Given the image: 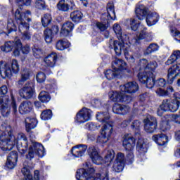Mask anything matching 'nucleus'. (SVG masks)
Returning <instances> with one entry per match:
<instances>
[{
	"label": "nucleus",
	"mask_w": 180,
	"mask_h": 180,
	"mask_svg": "<svg viewBox=\"0 0 180 180\" xmlns=\"http://www.w3.org/2000/svg\"><path fill=\"white\" fill-rule=\"evenodd\" d=\"M2 131L0 134V148L4 153H8L13 149L15 146H17V149L20 154H25L27 151L29 142L27 137L23 133H19L15 136L13 134L12 127L8 124L4 123L1 124Z\"/></svg>",
	"instance_id": "nucleus-1"
},
{
	"label": "nucleus",
	"mask_w": 180,
	"mask_h": 180,
	"mask_svg": "<svg viewBox=\"0 0 180 180\" xmlns=\"http://www.w3.org/2000/svg\"><path fill=\"white\" fill-rule=\"evenodd\" d=\"M140 72L138 78L141 84H146V86L151 89L155 86V76L151 71H154L158 65L157 62H148L146 59H142L139 62Z\"/></svg>",
	"instance_id": "nucleus-2"
},
{
	"label": "nucleus",
	"mask_w": 180,
	"mask_h": 180,
	"mask_svg": "<svg viewBox=\"0 0 180 180\" xmlns=\"http://www.w3.org/2000/svg\"><path fill=\"white\" fill-rule=\"evenodd\" d=\"M87 153L92 162L96 164V165H102V164L109 165L112 164V161H113V158H115V151L113 150H107L104 160L101 155H99V148L97 147L90 146L87 150Z\"/></svg>",
	"instance_id": "nucleus-3"
},
{
	"label": "nucleus",
	"mask_w": 180,
	"mask_h": 180,
	"mask_svg": "<svg viewBox=\"0 0 180 180\" xmlns=\"http://www.w3.org/2000/svg\"><path fill=\"white\" fill-rule=\"evenodd\" d=\"M30 16V11H27V14H20L18 10L15 13V22L18 26V30L22 33L23 40H30L32 39V34L29 32L30 25L29 22H32ZM26 20L27 22H26Z\"/></svg>",
	"instance_id": "nucleus-4"
},
{
	"label": "nucleus",
	"mask_w": 180,
	"mask_h": 180,
	"mask_svg": "<svg viewBox=\"0 0 180 180\" xmlns=\"http://www.w3.org/2000/svg\"><path fill=\"white\" fill-rule=\"evenodd\" d=\"M94 168H90L88 171L84 169H79L76 172V179L77 180H109V171L105 168L98 174H96Z\"/></svg>",
	"instance_id": "nucleus-5"
},
{
	"label": "nucleus",
	"mask_w": 180,
	"mask_h": 180,
	"mask_svg": "<svg viewBox=\"0 0 180 180\" xmlns=\"http://www.w3.org/2000/svg\"><path fill=\"white\" fill-rule=\"evenodd\" d=\"M123 42V39H121V42L119 41H112L111 40L110 42V49H114L116 56H121L122 52L124 51L125 58L127 60V61H129V63L133 64L136 61V59L134 58L133 55H131L129 53V47L124 45Z\"/></svg>",
	"instance_id": "nucleus-6"
},
{
	"label": "nucleus",
	"mask_w": 180,
	"mask_h": 180,
	"mask_svg": "<svg viewBox=\"0 0 180 180\" xmlns=\"http://www.w3.org/2000/svg\"><path fill=\"white\" fill-rule=\"evenodd\" d=\"M180 106V98L176 97L175 99L164 100L162 105L158 108L157 111L158 116H162L164 112H176L179 109Z\"/></svg>",
	"instance_id": "nucleus-7"
},
{
	"label": "nucleus",
	"mask_w": 180,
	"mask_h": 180,
	"mask_svg": "<svg viewBox=\"0 0 180 180\" xmlns=\"http://www.w3.org/2000/svg\"><path fill=\"white\" fill-rule=\"evenodd\" d=\"M127 67V64L123 60L115 59L112 63V70H106L104 74L105 75V78L108 79V81H112V79H115L120 74V71L123 70H126Z\"/></svg>",
	"instance_id": "nucleus-8"
},
{
	"label": "nucleus",
	"mask_w": 180,
	"mask_h": 180,
	"mask_svg": "<svg viewBox=\"0 0 180 180\" xmlns=\"http://www.w3.org/2000/svg\"><path fill=\"white\" fill-rule=\"evenodd\" d=\"M19 63L16 59L11 61V65H8L4 61L0 62V74L5 77H11L12 74H18L19 72Z\"/></svg>",
	"instance_id": "nucleus-9"
},
{
	"label": "nucleus",
	"mask_w": 180,
	"mask_h": 180,
	"mask_svg": "<svg viewBox=\"0 0 180 180\" xmlns=\"http://www.w3.org/2000/svg\"><path fill=\"white\" fill-rule=\"evenodd\" d=\"M123 139V147L125 148V150H127V151H129L127 155V161H129V162H133V161H134L133 149L136 146V139L129 134H126Z\"/></svg>",
	"instance_id": "nucleus-10"
},
{
	"label": "nucleus",
	"mask_w": 180,
	"mask_h": 180,
	"mask_svg": "<svg viewBox=\"0 0 180 180\" xmlns=\"http://www.w3.org/2000/svg\"><path fill=\"white\" fill-rule=\"evenodd\" d=\"M43 157L44 155V146L39 143L31 141L28 154L26 155L27 160H32L34 157Z\"/></svg>",
	"instance_id": "nucleus-11"
},
{
	"label": "nucleus",
	"mask_w": 180,
	"mask_h": 180,
	"mask_svg": "<svg viewBox=\"0 0 180 180\" xmlns=\"http://www.w3.org/2000/svg\"><path fill=\"white\" fill-rule=\"evenodd\" d=\"M108 96L112 102H125L126 103L131 102V97L127 95H124L121 90L120 92L116 91H110Z\"/></svg>",
	"instance_id": "nucleus-12"
},
{
	"label": "nucleus",
	"mask_w": 180,
	"mask_h": 180,
	"mask_svg": "<svg viewBox=\"0 0 180 180\" xmlns=\"http://www.w3.org/2000/svg\"><path fill=\"white\" fill-rule=\"evenodd\" d=\"M92 119V111L86 108H83L79 112H77L75 117V123H85Z\"/></svg>",
	"instance_id": "nucleus-13"
},
{
	"label": "nucleus",
	"mask_w": 180,
	"mask_h": 180,
	"mask_svg": "<svg viewBox=\"0 0 180 180\" xmlns=\"http://www.w3.org/2000/svg\"><path fill=\"white\" fill-rule=\"evenodd\" d=\"M16 25L13 23V19H8L7 24L4 21H0V32L1 34L4 33L5 34H9L11 32H16Z\"/></svg>",
	"instance_id": "nucleus-14"
},
{
	"label": "nucleus",
	"mask_w": 180,
	"mask_h": 180,
	"mask_svg": "<svg viewBox=\"0 0 180 180\" xmlns=\"http://www.w3.org/2000/svg\"><path fill=\"white\" fill-rule=\"evenodd\" d=\"M34 94V84L33 83L26 84L22 89L19 91V95L24 99H30Z\"/></svg>",
	"instance_id": "nucleus-15"
},
{
	"label": "nucleus",
	"mask_w": 180,
	"mask_h": 180,
	"mask_svg": "<svg viewBox=\"0 0 180 180\" xmlns=\"http://www.w3.org/2000/svg\"><path fill=\"white\" fill-rule=\"evenodd\" d=\"M120 90L124 95H126V94L133 95V94H136L139 91V84L136 82H128L124 85H121Z\"/></svg>",
	"instance_id": "nucleus-16"
},
{
	"label": "nucleus",
	"mask_w": 180,
	"mask_h": 180,
	"mask_svg": "<svg viewBox=\"0 0 180 180\" xmlns=\"http://www.w3.org/2000/svg\"><path fill=\"white\" fill-rule=\"evenodd\" d=\"M143 122L144 129L147 133H153L154 130L157 129V119L151 115H148L146 119L143 120Z\"/></svg>",
	"instance_id": "nucleus-17"
},
{
	"label": "nucleus",
	"mask_w": 180,
	"mask_h": 180,
	"mask_svg": "<svg viewBox=\"0 0 180 180\" xmlns=\"http://www.w3.org/2000/svg\"><path fill=\"white\" fill-rule=\"evenodd\" d=\"M0 113L4 117H8L11 113L9 108V98L6 96L0 97Z\"/></svg>",
	"instance_id": "nucleus-18"
},
{
	"label": "nucleus",
	"mask_w": 180,
	"mask_h": 180,
	"mask_svg": "<svg viewBox=\"0 0 180 180\" xmlns=\"http://www.w3.org/2000/svg\"><path fill=\"white\" fill-rule=\"evenodd\" d=\"M23 168L22 169V174L24 175V179L23 180H33V176L32 175V173H30V165H27L26 162L23 163ZM39 170H35L34 172V180H40L39 177Z\"/></svg>",
	"instance_id": "nucleus-19"
},
{
	"label": "nucleus",
	"mask_w": 180,
	"mask_h": 180,
	"mask_svg": "<svg viewBox=\"0 0 180 180\" xmlns=\"http://www.w3.org/2000/svg\"><path fill=\"white\" fill-rule=\"evenodd\" d=\"M180 72V63L173 65L168 70L167 72V82L169 84H173L175 81V78L179 75Z\"/></svg>",
	"instance_id": "nucleus-20"
},
{
	"label": "nucleus",
	"mask_w": 180,
	"mask_h": 180,
	"mask_svg": "<svg viewBox=\"0 0 180 180\" xmlns=\"http://www.w3.org/2000/svg\"><path fill=\"white\" fill-rule=\"evenodd\" d=\"M112 168L115 172H122L123 171V168H124V155L123 153H117Z\"/></svg>",
	"instance_id": "nucleus-21"
},
{
	"label": "nucleus",
	"mask_w": 180,
	"mask_h": 180,
	"mask_svg": "<svg viewBox=\"0 0 180 180\" xmlns=\"http://www.w3.org/2000/svg\"><path fill=\"white\" fill-rule=\"evenodd\" d=\"M57 7L61 12H68L70 9L75 8V3L72 0H60L57 4Z\"/></svg>",
	"instance_id": "nucleus-22"
},
{
	"label": "nucleus",
	"mask_w": 180,
	"mask_h": 180,
	"mask_svg": "<svg viewBox=\"0 0 180 180\" xmlns=\"http://www.w3.org/2000/svg\"><path fill=\"white\" fill-rule=\"evenodd\" d=\"M18 164V152L13 151L10 153L7 157L5 167L8 169H13Z\"/></svg>",
	"instance_id": "nucleus-23"
},
{
	"label": "nucleus",
	"mask_w": 180,
	"mask_h": 180,
	"mask_svg": "<svg viewBox=\"0 0 180 180\" xmlns=\"http://www.w3.org/2000/svg\"><path fill=\"white\" fill-rule=\"evenodd\" d=\"M88 146L86 145H77L73 146L71 150V154L73 157H76V158H79V157H82L85 154Z\"/></svg>",
	"instance_id": "nucleus-24"
},
{
	"label": "nucleus",
	"mask_w": 180,
	"mask_h": 180,
	"mask_svg": "<svg viewBox=\"0 0 180 180\" xmlns=\"http://www.w3.org/2000/svg\"><path fill=\"white\" fill-rule=\"evenodd\" d=\"M74 29V24L72 22L68 21L62 25L60 30V36L67 37V36H71V33Z\"/></svg>",
	"instance_id": "nucleus-25"
},
{
	"label": "nucleus",
	"mask_w": 180,
	"mask_h": 180,
	"mask_svg": "<svg viewBox=\"0 0 180 180\" xmlns=\"http://www.w3.org/2000/svg\"><path fill=\"white\" fill-rule=\"evenodd\" d=\"M130 110V107L121 104H115L112 107V112L116 115H126Z\"/></svg>",
	"instance_id": "nucleus-26"
},
{
	"label": "nucleus",
	"mask_w": 180,
	"mask_h": 180,
	"mask_svg": "<svg viewBox=\"0 0 180 180\" xmlns=\"http://www.w3.org/2000/svg\"><path fill=\"white\" fill-rule=\"evenodd\" d=\"M33 109V104L32 102L29 101H25L21 103V104L19 106V112L21 115H25L26 113H29L30 112H32V110Z\"/></svg>",
	"instance_id": "nucleus-27"
},
{
	"label": "nucleus",
	"mask_w": 180,
	"mask_h": 180,
	"mask_svg": "<svg viewBox=\"0 0 180 180\" xmlns=\"http://www.w3.org/2000/svg\"><path fill=\"white\" fill-rule=\"evenodd\" d=\"M135 13L139 20H143L148 15V9L144 5H140L136 7Z\"/></svg>",
	"instance_id": "nucleus-28"
},
{
	"label": "nucleus",
	"mask_w": 180,
	"mask_h": 180,
	"mask_svg": "<svg viewBox=\"0 0 180 180\" xmlns=\"http://www.w3.org/2000/svg\"><path fill=\"white\" fill-rule=\"evenodd\" d=\"M160 15L155 12H149L146 15V23L148 26H154L158 22Z\"/></svg>",
	"instance_id": "nucleus-29"
},
{
	"label": "nucleus",
	"mask_w": 180,
	"mask_h": 180,
	"mask_svg": "<svg viewBox=\"0 0 180 180\" xmlns=\"http://www.w3.org/2000/svg\"><path fill=\"white\" fill-rule=\"evenodd\" d=\"M152 139L158 146H165L168 143V136L162 134L153 135Z\"/></svg>",
	"instance_id": "nucleus-30"
},
{
	"label": "nucleus",
	"mask_w": 180,
	"mask_h": 180,
	"mask_svg": "<svg viewBox=\"0 0 180 180\" xmlns=\"http://www.w3.org/2000/svg\"><path fill=\"white\" fill-rule=\"evenodd\" d=\"M107 19L108 20H116V13L115 12V4L110 2L107 4Z\"/></svg>",
	"instance_id": "nucleus-31"
},
{
	"label": "nucleus",
	"mask_w": 180,
	"mask_h": 180,
	"mask_svg": "<svg viewBox=\"0 0 180 180\" xmlns=\"http://www.w3.org/2000/svg\"><path fill=\"white\" fill-rule=\"evenodd\" d=\"M112 133H113V125L109 122H106L101 129V134L110 139Z\"/></svg>",
	"instance_id": "nucleus-32"
},
{
	"label": "nucleus",
	"mask_w": 180,
	"mask_h": 180,
	"mask_svg": "<svg viewBox=\"0 0 180 180\" xmlns=\"http://www.w3.org/2000/svg\"><path fill=\"white\" fill-rule=\"evenodd\" d=\"M57 53L53 52L44 58V63L47 67H54L57 62Z\"/></svg>",
	"instance_id": "nucleus-33"
},
{
	"label": "nucleus",
	"mask_w": 180,
	"mask_h": 180,
	"mask_svg": "<svg viewBox=\"0 0 180 180\" xmlns=\"http://www.w3.org/2000/svg\"><path fill=\"white\" fill-rule=\"evenodd\" d=\"M142 29L143 30H141V32L136 35L138 40H143L146 39V41H151V40H153V36L151 35V33L146 32V27H142Z\"/></svg>",
	"instance_id": "nucleus-34"
},
{
	"label": "nucleus",
	"mask_w": 180,
	"mask_h": 180,
	"mask_svg": "<svg viewBox=\"0 0 180 180\" xmlns=\"http://www.w3.org/2000/svg\"><path fill=\"white\" fill-rule=\"evenodd\" d=\"M37 126V120L36 118L27 117L25 119V128L27 133Z\"/></svg>",
	"instance_id": "nucleus-35"
},
{
	"label": "nucleus",
	"mask_w": 180,
	"mask_h": 180,
	"mask_svg": "<svg viewBox=\"0 0 180 180\" xmlns=\"http://www.w3.org/2000/svg\"><path fill=\"white\" fill-rule=\"evenodd\" d=\"M175 61H177V63L180 61V51H174L165 64L166 65H171V64H174Z\"/></svg>",
	"instance_id": "nucleus-36"
},
{
	"label": "nucleus",
	"mask_w": 180,
	"mask_h": 180,
	"mask_svg": "<svg viewBox=\"0 0 180 180\" xmlns=\"http://www.w3.org/2000/svg\"><path fill=\"white\" fill-rule=\"evenodd\" d=\"M32 2V0H16L15 4L18 8H17L15 12L19 11L20 15H27V11L25 13H20V11H22V6L25 5V6H30V4Z\"/></svg>",
	"instance_id": "nucleus-37"
},
{
	"label": "nucleus",
	"mask_w": 180,
	"mask_h": 180,
	"mask_svg": "<svg viewBox=\"0 0 180 180\" xmlns=\"http://www.w3.org/2000/svg\"><path fill=\"white\" fill-rule=\"evenodd\" d=\"M16 46V40L15 41H8L4 44V46L1 47V51L4 53H10L12 51V49Z\"/></svg>",
	"instance_id": "nucleus-38"
},
{
	"label": "nucleus",
	"mask_w": 180,
	"mask_h": 180,
	"mask_svg": "<svg viewBox=\"0 0 180 180\" xmlns=\"http://www.w3.org/2000/svg\"><path fill=\"white\" fill-rule=\"evenodd\" d=\"M70 18L72 22H75V23H79L82 18H84V15L81 11L77 10V11H72L70 13Z\"/></svg>",
	"instance_id": "nucleus-39"
},
{
	"label": "nucleus",
	"mask_w": 180,
	"mask_h": 180,
	"mask_svg": "<svg viewBox=\"0 0 180 180\" xmlns=\"http://www.w3.org/2000/svg\"><path fill=\"white\" fill-rule=\"evenodd\" d=\"M70 46H71V44L68 42V41L59 40L57 41L56 47V50L63 51V50H65V49H68V47H70Z\"/></svg>",
	"instance_id": "nucleus-40"
},
{
	"label": "nucleus",
	"mask_w": 180,
	"mask_h": 180,
	"mask_svg": "<svg viewBox=\"0 0 180 180\" xmlns=\"http://www.w3.org/2000/svg\"><path fill=\"white\" fill-rule=\"evenodd\" d=\"M112 30L116 34L117 39H119V40H122V39H123V30H122V27L120 26V25L117 23L114 24L112 27Z\"/></svg>",
	"instance_id": "nucleus-41"
},
{
	"label": "nucleus",
	"mask_w": 180,
	"mask_h": 180,
	"mask_svg": "<svg viewBox=\"0 0 180 180\" xmlns=\"http://www.w3.org/2000/svg\"><path fill=\"white\" fill-rule=\"evenodd\" d=\"M125 25L134 32H136V30L139 29V23L134 19L127 20L125 22Z\"/></svg>",
	"instance_id": "nucleus-42"
},
{
	"label": "nucleus",
	"mask_w": 180,
	"mask_h": 180,
	"mask_svg": "<svg viewBox=\"0 0 180 180\" xmlns=\"http://www.w3.org/2000/svg\"><path fill=\"white\" fill-rule=\"evenodd\" d=\"M39 99L42 103H47L50 102L51 96L47 91H41L39 95Z\"/></svg>",
	"instance_id": "nucleus-43"
},
{
	"label": "nucleus",
	"mask_w": 180,
	"mask_h": 180,
	"mask_svg": "<svg viewBox=\"0 0 180 180\" xmlns=\"http://www.w3.org/2000/svg\"><path fill=\"white\" fill-rule=\"evenodd\" d=\"M30 77V70L24 69L21 72V79L18 81V85H22V82H25Z\"/></svg>",
	"instance_id": "nucleus-44"
},
{
	"label": "nucleus",
	"mask_w": 180,
	"mask_h": 180,
	"mask_svg": "<svg viewBox=\"0 0 180 180\" xmlns=\"http://www.w3.org/2000/svg\"><path fill=\"white\" fill-rule=\"evenodd\" d=\"M13 49H14L13 56H14V57H19V56H20V50H22V42L20 39H16L15 46Z\"/></svg>",
	"instance_id": "nucleus-45"
},
{
	"label": "nucleus",
	"mask_w": 180,
	"mask_h": 180,
	"mask_svg": "<svg viewBox=\"0 0 180 180\" xmlns=\"http://www.w3.org/2000/svg\"><path fill=\"white\" fill-rule=\"evenodd\" d=\"M136 148L140 153H144L147 151V148H148L147 143L144 142V140L139 139L136 144Z\"/></svg>",
	"instance_id": "nucleus-46"
},
{
	"label": "nucleus",
	"mask_w": 180,
	"mask_h": 180,
	"mask_svg": "<svg viewBox=\"0 0 180 180\" xmlns=\"http://www.w3.org/2000/svg\"><path fill=\"white\" fill-rule=\"evenodd\" d=\"M109 112H105L104 113H98L96 115V118L98 122H102L103 123H108L109 120Z\"/></svg>",
	"instance_id": "nucleus-47"
},
{
	"label": "nucleus",
	"mask_w": 180,
	"mask_h": 180,
	"mask_svg": "<svg viewBox=\"0 0 180 180\" xmlns=\"http://www.w3.org/2000/svg\"><path fill=\"white\" fill-rule=\"evenodd\" d=\"M51 15L50 14H45L44 16L41 18V23L44 27H47L51 23Z\"/></svg>",
	"instance_id": "nucleus-48"
},
{
	"label": "nucleus",
	"mask_w": 180,
	"mask_h": 180,
	"mask_svg": "<svg viewBox=\"0 0 180 180\" xmlns=\"http://www.w3.org/2000/svg\"><path fill=\"white\" fill-rule=\"evenodd\" d=\"M53 32L50 29H46L44 31V39L46 43L50 44L53 41Z\"/></svg>",
	"instance_id": "nucleus-49"
},
{
	"label": "nucleus",
	"mask_w": 180,
	"mask_h": 180,
	"mask_svg": "<svg viewBox=\"0 0 180 180\" xmlns=\"http://www.w3.org/2000/svg\"><path fill=\"white\" fill-rule=\"evenodd\" d=\"M53 117V112L51 110H44L41 114V119L42 120H50Z\"/></svg>",
	"instance_id": "nucleus-50"
},
{
	"label": "nucleus",
	"mask_w": 180,
	"mask_h": 180,
	"mask_svg": "<svg viewBox=\"0 0 180 180\" xmlns=\"http://www.w3.org/2000/svg\"><path fill=\"white\" fill-rule=\"evenodd\" d=\"M157 95H158L159 96H167V95H168V93L169 92H174V88H172V86H169L167 89V91H165L164 89L159 88L158 90L155 91Z\"/></svg>",
	"instance_id": "nucleus-51"
},
{
	"label": "nucleus",
	"mask_w": 180,
	"mask_h": 180,
	"mask_svg": "<svg viewBox=\"0 0 180 180\" xmlns=\"http://www.w3.org/2000/svg\"><path fill=\"white\" fill-rule=\"evenodd\" d=\"M158 49H160V47L157 44H150L146 49L145 54H151V53L158 51Z\"/></svg>",
	"instance_id": "nucleus-52"
},
{
	"label": "nucleus",
	"mask_w": 180,
	"mask_h": 180,
	"mask_svg": "<svg viewBox=\"0 0 180 180\" xmlns=\"http://www.w3.org/2000/svg\"><path fill=\"white\" fill-rule=\"evenodd\" d=\"M101 127V125H97L94 122H89L85 124V129L90 131L98 130Z\"/></svg>",
	"instance_id": "nucleus-53"
},
{
	"label": "nucleus",
	"mask_w": 180,
	"mask_h": 180,
	"mask_svg": "<svg viewBox=\"0 0 180 180\" xmlns=\"http://www.w3.org/2000/svg\"><path fill=\"white\" fill-rule=\"evenodd\" d=\"M33 55L35 58H40L43 56V51L39 48L34 46L32 49Z\"/></svg>",
	"instance_id": "nucleus-54"
},
{
	"label": "nucleus",
	"mask_w": 180,
	"mask_h": 180,
	"mask_svg": "<svg viewBox=\"0 0 180 180\" xmlns=\"http://www.w3.org/2000/svg\"><path fill=\"white\" fill-rule=\"evenodd\" d=\"M167 82H165V79H159L158 80H157L155 82V86L157 87H159L157 91H158V89L160 88V89H162V88H164V86H165Z\"/></svg>",
	"instance_id": "nucleus-55"
},
{
	"label": "nucleus",
	"mask_w": 180,
	"mask_h": 180,
	"mask_svg": "<svg viewBox=\"0 0 180 180\" xmlns=\"http://www.w3.org/2000/svg\"><path fill=\"white\" fill-rule=\"evenodd\" d=\"M110 138H108V136H101L97 138V143L98 144H101V146H103V144H105V143L108 142V140H110Z\"/></svg>",
	"instance_id": "nucleus-56"
},
{
	"label": "nucleus",
	"mask_w": 180,
	"mask_h": 180,
	"mask_svg": "<svg viewBox=\"0 0 180 180\" xmlns=\"http://www.w3.org/2000/svg\"><path fill=\"white\" fill-rule=\"evenodd\" d=\"M179 109V114L172 115L171 116L172 122H174V123H176L177 124H180V105Z\"/></svg>",
	"instance_id": "nucleus-57"
},
{
	"label": "nucleus",
	"mask_w": 180,
	"mask_h": 180,
	"mask_svg": "<svg viewBox=\"0 0 180 180\" xmlns=\"http://www.w3.org/2000/svg\"><path fill=\"white\" fill-rule=\"evenodd\" d=\"M37 82H39V84H41L43 82H44V81H46V74H44V72H39L37 75Z\"/></svg>",
	"instance_id": "nucleus-58"
},
{
	"label": "nucleus",
	"mask_w": 180,
	"mask_h": 180,
	"mask_svg": "<svg viewBox=\"0 0 180 180\" xmlns=\"http://www.w3.org/2000/svg\"><path fill=\"white\" fill-rule=\"evenodd\" d=\"M35 7L37 9H46V3L43 0H37L35 2Z\"/></svg>",
	"instance_id": "nucleus-59"
},
{
	"label": "nucleus",
	"mask_w": 180,
	"mask_h": 180,
	"mask_svg": "<svg viewBox=\"0 0 180 180\" xmlns=\"http://www.w3.org/2000/svg\"><path fill=\"white\" fill-rule=\"evenodd\" d=\"M140 126H141V122L139 120H136L132 123L131 128L133 130L136 131V133H139V131L140 130Z\"/></svg>",
	"instance_id": "nucleus-60"
},
{
	"label": "nucleus",
	"mask_w": 180,
	"mask_h": 180,
	"mask_svg": "<svg viewBox=\"0 0 180 180\" xmlns=\"http://www.w3.org/2000/svg\"><path fill=\"white\" fill-rule=\"evenodd\" d=\"M160 130L162 131H167V130H169V126L168 125V122L163 121L160 124Z\"/></svg>",
	"instance_id": "nucleus-61"
},
{
	"label": "nucleus",
	"mask_w": 180,
	"mask_h": 180,
	"mask_svg": "<svg viewBox=\"0 0 180 180\" xmlns=\"http://www.w3.org/2000/svg\"><path fill=\"white\" fill-rule=\"evenodd\" d=\"M96 26L101 32H104V30L108 29V26L103 22H97Z\"/></svg>",
	"instance_id": "nucleus-62"
},
{
	"label": "nucleus",
	"mask_w": 180,
	"mask_h": 180,
	"mask_svg": "<svg viewBox=\"0 0 180 180\" xmlns=\"http://www.w3.org/2000/svg\"><path fill=\"white\" fill-rule=\"evenodd\" d=\"M171 33L172 34V36H174V37H177L175 38V40H178V39H180V32L176 30H172L171 31ZM179 41H180V39L179 40Z\"/></svg>",
	"instance_id": "nucleus-63"
},
{
	"label": "nucleus",
	"mask_w": 180,
	"mask_h": 180,
	"mask_svg": "<svg viewBox=\"0 0 180 180\" xmlns=\"http://www.w3.org/2000/svg\"><path fill=\"white\" fill-rule=\"evenodd\" d=\"M21 50H22V54H29V53H30V46H29L28 45H26L23 46L21 49Z\"/></svg>",
	"instance_id": "nucleus-64"
}]
</instances>
